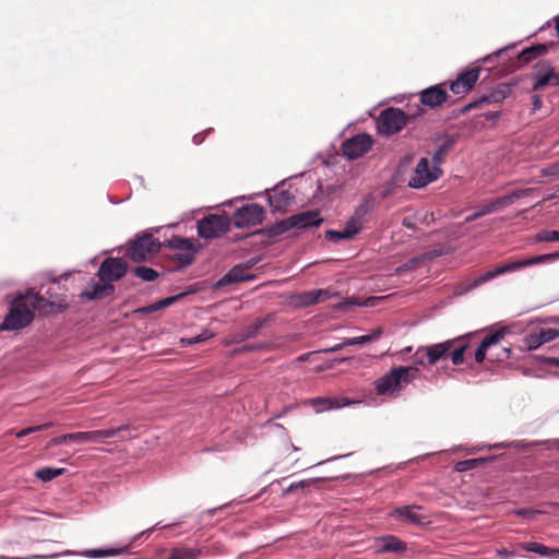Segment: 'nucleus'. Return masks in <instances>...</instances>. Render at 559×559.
I'll return each mask as SVG.
<instances>
[{
	"label": "nucleus",
	"mask_w": 559,
	"mask_h": 559,
	"mask_svg": "<svg viewBox=\"0 0 559 559\" xmlns=\"http://www.w3.org/2000/svg\"><path fill=\"white\" fill-rule=\"evenodd\" d=\"M160 250V242L152 234L138 237L128 248V257L134 262L145 261Z\"/></svg>",
	"instance_id": "nucleus-8"
},
{
	"label": "nucleus",
	"mask_w": 559,
	"mask_h": 559,
	"mask_svg": "<svg viewBox=\"0 0 559 559\" xmlns=\"http://www.w3.org/2000/svg\"><path fill=\"white\" fill-rule=\"evenodd\" d=\"M181 297H182V294H178V295H175V296H170V297L160 299V300H158L156 302H153V304H151L148 306H145V307H142V308L138 309V312L143 313V314H151L153 312L159 311L162 309H165V308L174 305Z\"/></svg>",
	"instance_id": "nucleus-30"
},
{
	"label": "nucleus",
	"mask_w": 559,
	"mask_h": 559,
	"mask_svg": "<svg viewBox=\"0 0 559 559\" xmlns=\"http://www.w3.org/2000/svg\"><path fill=\"white\" fill-rule=\"evenodd\" d=\"M265 211L263 206L251 203L239 207L233 215V222L236 227L257 226L263 222Z\"/></svg>",
	"instance_id": "nucleus-10"
},
{
	"label": "nucleus",
	"mask_w": 559,
	"mask_h": 559,
	"mask_svg": "<svg viewBox=\"0 0 559 559\" xmlns=\"http://www.w3.org/2000/svg\"><path fill=\"white\" fill-rule=\"evenodd\" d=\"M325 238L331 241H334V242H337L341 239H349L348 237H345V231L343 229L342 230H333V229L326 230Z\"/></svg>",
	"instance_id": "nucleus-48"
},
{
	"label": "nucleus",
	"mask_w": 559,
	"mask_h": 559,
	"mask_svg": "<svg viewBox=\"0 0 559 559\" xmlns=\"http://www.w3.org/2000/svg\"><path fill=\"white\" fill-rule=\"evenodd\" d=\"M483 216L484 215H483V213L480 212V210L478 207L476 212H474L473 214H471L469 216H467L465 218V222L469 223V222H473V221H475V219H477L479 217H483Z\"/></svg>",
	"instance_id": "nucleus-52"
},
{
	"label": "nucleus",
	"mask_w": 559,
	"mask_h": 559,
	"mask_svg": "<svg viewBox=\"0 0 559 559\" xmlns=\"http://www.w3.org/2000/svg\"><path fill=\"white\" fill-rule=\"evenodd\" d=\"M520 547L523 550L535 552L543 557H551L555 554L559 555V549L549 548V547H547L543 544L536 543V542L522 543V544H520Z\"/></svg>",
	"instance_id": "nucleus-34"
},
{
	"label": "nucleus",
	"mask_w": 559,
	"mask_h": 559,
	"mask_svg": "<svg viewBox=\"0 0 559 559\" xmlns=\"http://www.w3.org/2000/svg\"><path fill=\"white\" fill-rule=\"evenodd\" d=\"M509 94H510L509 86L498 85L490 93L483 95L479 98L475 99L474 102H471L467 105H465L462 108L461 112L466 114L473 109L481 108L484 105L500 104L508 97Z\"/></svg>",
	"instance_id": "nucleus-17"
},
{
	"label": "nucleus",
	"mask_w": 559,
	"mask_h": 559,
	"mask_svg": "<svg viewBox=\"0 0 559 559\" xmlns=\"http://www.w3.org/2000/svg\"><path fill=\"white\" fill-rule=\"evenodd\" d=\"M345 346H348V344H345V338H344L341 343H337L334 346H332V347H330L328 349H324V352L325 353H335V352L341 350Z\"/></svg>",
	"instance_id": "nucleus-50"
},
{
	"label": "nucleus",
	"mask_w": 559,
	"mask_h": 559,
	"mask_svg": "<svg viewBox=\"0 0 559 559\" xmlns=\"http://www.w3.org/2000/svg\"><path fill=\"white\" fill-rule=\"evenodd\" d=\"M271 316H266L263 318H258L254 322L249 325L241 328L239 331L233 334L234 343H241L246 340L255 337L260 330L270 320Z\"/></svg>",
	"instance_id": "nucleus-21"
},
{
	"label": "nucleus",
	"mask_w": 559,
	"mask_h": 559,
	"mask_svg": "<svg viewBox=\"0 0 559 559\" xmlns=\"http://www.w3.org/2000/svg\"><path fill=\"white\" fill-rule=\"evenodd\" d=\"M417 506H404L395 508L392 515L413 524H423L425 518L416 512Z\"/></svg>",
	"instance_id": "nucleus-28"
},
{
	"label": "nucleus",
	"mask_w": 559,
	"mask_h": 559,
	"mask_svg": "<svg viewBox=\"0 0 559 559\" xmlns=\"http://www.w3.org/2000/svg\"><path fill=\"white\" fill-rule=\"evenodd\" d=\"M212 336H213V334L211 332L205 331L195 337L182 338L181 342L185 344H188V345H192V344H197L200 342H204V341L211 338Z\"/></svg>",
	"instance_id": "nucleus-46"
},
{
	"label": "nucleus",
	"mask_w": 559,
	"mask_h": 559,
	"mask_svg": "<svg viewBox=\"0 0 559 559\" xmlns=\"http://www.w3.org/2000/svg\"><path fill=\"white\" fill-rule=\"evenodd\" d=\"M455 342V340H448L442 343L421 346L419 347V353H424L427 358V364L432 366L449 355Z\"/></svg>",
	"instance_id": "nucleus-18"
},
{
	"label": "nucleus",
	"mask_w": 559,
	"mask_h": 559,
	"mask_svg": "<svg viewBox=\"0 0 559 559\" xmlns=\"http://www.w3.org/2000/svg\"><path fill=\"white\" fill-rule=\"evenodd\" d=\"M559 337V330L554 328L540 329L538 332L526 336V345L530 349H536L540 345Z\"/></svg>",
	"instance_id": "nucleus-22"
},
{
	"label": "nucleus",
	"mask_w": 559,
	"mask_h": 559,
	"mask_svg": "<svg viewBox=\"0 0 559 559\" xmlns=\"http://www.w3.org/2000/svg\"><path fill=\"white\" fill-rule=\"evenodd\" d=\"M409 116L400 108H386L377 119L378 132L382 135H392L400 132L408 122Z\"/></svg>",
	"instance_id": "nucleus-6"
},
{
	"label": "nucleus",
	"mask_w": 559,
	"mask_h": 559,
	"mask_svg": "<svg viewBox=\"0 0 559 559\" xmlns=\"http://www.w3.org/2000/svg\"><path fill=\"white\" fill-rule=\"evenodd\" d=\"M557 259H559V252L535 255V257H531V258H526V259H522V260H518V261L508 262L502 265H498V266L493 267L492 270H489V271L485 272L484 274L479 275L478 277H476L473 281V283L469 285V288H475L479 285H483L499 275H502V274H506L509 272L519 271L521 269L532 266L535 264L551 262Z\"/></svg>",
	"instance_id": "nucleus-2"
},
{
	"label": "nucleus",
	"mask_w": 559,
	"mask_h": 559,
	"mask_svg": "<svg viewBox=\"0 0 559 559\" xmlns=\"http://www.w3.org/2000/svg\"><path fill=\"white\" fill-rule=\"evenodd\" d=\"M330 297V292L328 290V295H321V302L326 300Z\"/></svg>",
	"instance_id": "nucleus-59"
},
{
	"label": "nucleus",
	"mask_w": 559,
	"mask_h": 559,
	"mask_svg": "<svg viewBox=\"0 0 559 559\" xmlns=\"http://www.w3.org/2000/svg\"><path fill=\"white\" fill-rule=\"evenodd\" d=\"M34 320V313L27 304L24 294L15 297L9 307V312L0 323V332L19 331L26 328Z\"/></svg>",
	"instance_id": "nucleus-3"
},
{
	"label": "nucleus",
	"mask_w": 559,
	"mask_h": 559,
	"mask_svg": "<svg viewBox=\"0 0 559 559\" xmlns=\"http://www.w3.org/2000/svg\"><path fill=\"white\" fill-rule=\"evenodd\" d=\"M538 241H559V230H543L537 234Z\"/></svg>",
	"instance_id": "nucleus-44"
},
{
	"label": "nucleus",
	"mask_w": 559,
	"mask_h": 559,
	"mask_svg": "<svg viewBox=\"0 0 559 559\" xmlns=\"http://www.w3.org/2000/svg\"><path fill=\"white\" fill-rule=\"evenodd\" d=\"M373 144L369 134L359 133L342 144L343 155L349 159H355L367 153Z\"/></svg>",
	"instance_id": "nucleus-13"
},
{
	"label": "nucleus",
	"mask_w": 559,
	"mask_h": 559,
	"mask_svg": "<svg viewBox=\"0 0 559 559\" xmlns=\"http://www.w3.org/2000/svg\"><path fill=\"white\" fill-rule=\"evenodd\" d=\"M310 355H311V353L304 354V355L298 357V360L299 361H306L309 358Z\"/></svg>",
	"instance_id": "nucleus-57"
},
{
	"label": "nucleus",
	"mask_w": 559,
	"mask_h": 559,
	"mask_svg": "<svg viewBox=\"0 0 559 559\" xmlns=\"http://www.w3.org/2000/svg\"><path fill=\"white\" fill-rule=\"evenodd\" d=\"M471 337H472V335L468 334V335H465L462 337L454 338L456 341L455 345L450 350L451 353H449L453 365L459 366L464 362V360H465L464 354L467 350V348L469 347Z\"/></svg>",
	"instance_id": "nucleus-27"
},
{
	"label": "nucleus",
	"mask_w": 559,
	"mask_h": 559,
	"mask_svg": "<svg viewBox=\"0 0 559 559\" xmlns=\"http://www.w3.org/2000/svg\"><path fill=\"white\" fill-rule=\"evenodd\" d=\"M506 333V329H500L485 336L479 346L477 347V349L475 350L476 362H483L486 358L487 353L499 345V343L503 340Z\"/></svg>",
	"instance_id": "nucleus-19"
},
{
	"label": "nucleus",
	"mask_w": 559,
	"mask_h": 559,
	"mask_svg": "<svg viewBox=\"0 0 559 559\" xmlns=\"http://www.w3.org/2000/svg\"><path fill=\"white\" fill-rule=\"evenodd\" d=\"M403 225L408 227V228L413 227V225L411 223H408L406 219H404Z\"/></svg>",
	"instance_id": "nucleus-60"
},
{
	"label": "nucleus",
	"mask_w": 559,
	"mask_h": 559,
	"mask_svg": "<svg viewBox=\"0 0 559 559\" xmlns=\"http://www.w3.org/2000/svg\"><path fill=\"white\" fill-rule=\"evenodd\" d=\"M420 371L415 366H400L374 381V389L379 395L396 396L406 385L414 381Z\"/></svg>",
	"instance_id": "nucleus-1"
},
{
	"label": "nucleus",
	"mask_w": 559,
	"mask_h": 559,
	"mask_svg": "<svg viewBox=\"0 0 559 559\" xmlns=\"http://www.w3.org/2000/svg\"><path fill=\"white\" fill-rule=\"evenodd\" d=\"M66 472L64 468L44 467L35 472V476L43 481H50L53 478L61 476Z\"/></svg>",
	"instance_id": "nucleus-37"
},
{
	"label": "nucleus",
	"mask_w": 559,
	"mask_h": 559,
	"mask_svg": "<svg viewBox=\"0 0 559 559\" xmlns=\"http://www.w3.org/2000/svg\"><path fill=\"white\" fill-rule=\"evenodd\" d=\"M537 513H540V511H535V510H531V509H521L518 511V514L521 516H524V518H527V516H531V515L537 514Z\"/></svg>",
	"instance_id": "nucleus-51"
},
{
	"label": "nucleus",
	"mask_w": 559,
	"mask_h": 559,
	"mask_svg": "<svg viewBox=\"0 0 559 559\" xmlns=\"http://www.w3.org/2000/svg\"><path fill=\"white\" fill-rule=\"evenodd\" d=\"M547 47L543 44H538L528 48H525L519 53V61L523 64L531 62L539 56L546 53Z\"/></svg>",
	"instance_id": "nucleus-32"
},
{
	"label": "nucleus",
	"mask_w": 559,
	"mask_h": 559,
	"mask_svg": "<svg viewBox=\"0 0 559 559\" xmlns=\"http://www.w3.org/2000/svg\"><path fill=\"white\" fill-rule=\"evenodd\" d=\"M533 191H534L533 189H521V190L514 191L510 194H507V195H503L500 198H496V199L491 200L490 202L480 205L479 210L484 216L495 213V212H498V211L513 204L516 200L530 195Z\"/></svg>",
	"instance_id": "nucleus-16"
},
{
	"label": "nucleus",
	"mask_w": 559,
	"mask_h": 559,
	"mask_svg": "<svg viewBox=\"0 0 559 559\" xmlns=\"http://www.w3.org/2000/svg\"><path fill=\"white\" fill-rule=\"evenodd\" d=\"M317 480L318 479H305V480L293 483L289 485V487L287 489H285V493H290L298 489H304L306 487H309L312 484H314Z\"/></svg>",
	"instance_id": "nucleus-45"
},
{
	"label": "nucleus",
	"mask_w": 559,
	"mask_h": 559,
	"mask_svg": "<svg viewBox=\"0 0 559 559\" xmlns=\"http://www.w3.org/2000/svg\"><path fill=\"white\" fill-rule=\"evenodd\" d=\"M253 265L254 262L235 265L218 281V286L240 283L253 278V276L249 274V270Z\"/></svg>",
	"instance_id": "nucleus-20"
},
{
	"label": "nucleus",
	"mask_w": 559,
	"mask_h": 559,
	"mask_svg": "<svg viewBox=\"0 0 559 559\" xmlns=\"http://www.w3.org/2000/svg\"><path fill=\"white\" fill-rule=\"evenodd\" d=\"M307 404L311 405L317 413H321L323 411L340 408L349 405L350 402L347 399L314 397L307 401Z\"/></svg>",
	"instance_id": "nucleus-24"
},
{
	"label": "nucleus",
	"mask_w": 559,
	"mask_h": 559,
	"mask_svg": "<svg viewBox=\"0 0 559 559\" xmlns=\"http://www.w3.org/2000/svg\"><path fill=\"white\" fill-rule=\"evenodd\" d=\"M52 426H53L52 423H46V424L38 425V426H32V427L24 428V429H22V430H20L17 432H15V436L17 438H22V437L28 436V435L34 433V432L46 430V429H48V428H50Z\"/></svg>",
	"instance_id": "nucleus-43"
},
{
	"label": "nucleus",
	"mask_w": 559,
	"mask_h": 559,
	"mask_svg": "<svg viewBox=\"0 0 559 559\" xmlns=\"http://www.w3.org/2000/svg\"><path fill=\"white\" fill-rule=\"evenodd\" d=\"M124 552H127V548H119V549L111 548V549H106V550L92 549V550L86 551L85 555L88 557H92V558H102V557H114V556H118V555H121Z\"/></svg>",
	"instance_id": "nucleus-41"
},
{
	"label": "nucleus",
	"mask_w": 559,
	"mask_h": 559,
	"mask_svg": "<svg viewBox=\"0 0 559 559\" xmlns=\"http://www.w3.org/2000/svg\"><path fill=\"white\" fill-rule=\"evenodd\" d=\"M547 85L559 86V73L550 69L546 74L540 75L535 82L533 90L537 91Z\"/></svg>",
	"instance_id": "nucleus-36"
},
{
	"label": "nucleus",
	"mask_w": 559,
	"mask_h": 559,
	"mask_svg": "<svg viewBox=\"0 0 559 559\" xmlns=\"http://www.w3.org/2000/svg\"><path fill=\"white\" fill-rule=\"evenodd\" d=\"M0 559H21V558H17V557H12V558H10V557L1 556V557H0Z\"/></svg>",
	"instance_id": "nucleus-63"
},
{
	"label": "nucleus",
	"mask_w": 559,
	"mask_h": 559,
	"mask_svg": "<svg viewBox=\"0 0 559 559\" xmlns=\"http://www.w3.org/2000/svg\"><path fill=\"white\" fill-rule=\"evenodd\" d=\"M194 252L193 251H182L181 253H176L174 258L179 262L180 267H185L190 265L194 260Z\"/></svg>",
	"instance_id": "nucleus-42"
},
{
	"label": "nucleus",
	"mask_w": 559,
	"mask_h": 559,
	"mask_svg": "<svg viewBox=\"0 0 559 559\" xmlns=\"http://www.w3.org/2000/svg\"><path fill=\"white\" fill-rule=\"evenodd\" d=\"M534 98H535V99H534V106H535V107H538V106H539V104H540V99H539L537 96H535Z\"/></svg>",
	"instance_id": "nucleus-58"
},
{
	"label": "nucleus",
	"mask_w": 559,
	"mask_h": 559,
	"mask_svg": "<svg viewBox=\"0 0 559 559\" xmlns=\"http://www.w3.org/2000/svg\"><path fill=\"white\" fill-rule=\"evenodd\" d=\"M489 354H490L491 360L503 361V360H507L510 358L511 349L508 347H502L500 352L495 353V354L490 352Z\"/></svg>",
	"instance_id": "nucleus-47"
},
{
	"label": "nucleus",
	"mask_w": 559,
	"mask_h": 559,
	"mask_svg": "<svg viewBox=\"0 0 559 559\" xmlns=\"http://www.w3.org/2000/svg\"><path fill=\"white\" fill-rule=\"evenodd\" d=\"M455 140L453 136H447L444 141L437 147L431 156V162L435 166L440 165L445 160V156L452 151Z\"/></svg>",
	"instance_id": "nucleus-29"
},
{
	"label": "nucleus",
	"mask_w": 559,
	"mask_h": 559,
	"mask_svg": "<svg viewBox=\"0 0 559 559\" xmlns=\"http://www.w3.org/2000/svg\"><path fill=\"white\" fill-rule=\"evenodd\" d=\"M128 426H119L117 428L104 429V430H94V431H82V432H72L66 433L62 436H58L52 438L48 443L47 448L56 447L66 442H99L103 439L117 437L120 432L126 431Z\"/></svg>",
	"instance_id": "nucleus-5"
},
{
	"label": "nucleus",
	"mask_w": 559,
	"mask_h": 559,
	"mask_svg": "<svg viewBox=\"0 0 559 559\" xmlns=\"http://www.w3.org/2000/svg\"><path fill=\"white\" fill-rule=\"evenodd\" d=\"M133 274L144 282H153L158 277V272L148 266H136Z\"/></svg>",
	"instance_id": "nucleus-40"
},
{
	"label": "nucleus",
	"mask_w": 559,
	"mask_h": 559,
	"mask_svg": "<svg viewBox=\"0 0 559 559\" xmlns=\"http://www.w3.org/2000/svg\"><path fill=\"white\" fill-rule=\"evenodd\" d=\"M442 175V170L440 167H432L429 165V160L427 157H423L417 163L414 174L408 181V186L415 189H420L426 187L432 181L438 180Z\"/></svg>",
	"instance_id": "nucleus-9"
},
{
	"label": "nucleus",
	"mask_w": 559,
	"mask_h": 559,
	"mask_svg": "<svg viewBox=\"0 0 559 559\" xmlns=\"http://www.w3.org/2000/svg\"><path fill=\"white\" fill-rule=\"evenodd\" d=\"M295 201V195L284 189L276 188L269 195V203L274 211H285Z\"/></svg>",
	"instance_id": "nucleus-23"
},
{
	"label": "nucleus",
	"mask_w": 559,
	"mask_h": 559,
	"mask_svg": "<svg viewBox=\"0 0 559 559\" xmlns=\"http://www.w3.org/2000/svg\"><path fill=\"white\" fill-rule=\"evenodd\" d=\"M448 82L436 84L423 90L419 93L420 103L431 109L441 107L449 99Z\"/></svg>",
	"instance_id": "nucleus-15"
},
{
	"label": "nucleus",
	"mask_w": 559,
	"mask_h": 559,
	"mask_svg": "<svg viewBox=\"0 0 559 559\" xmlns=\"http://www.w3.org/2000/svg\"><path fill=\"white\" fill-rule=\"evenodd\" d=\"M414 364L425 366L427 364V358L424 353H419V348L416 350L414 355Z\"/></svg>",
	"instance_id": "nucleus-49"
},
{
	"label": "nucleus",
	"mask_w": 559,
	"mask_h": 559,
	"mask_svg": "<svg viewBox=\"0 0 559 559\" xmlns=\"http://www.w3.org/2000/svg\"><path fill=\"white\" fill-rule=\"evenodd\" d=\"M24 296L33 313L35 310L43 314L58 313L62 312L68 307V305L62 301L48 300L33 290L26 292Z\"/></svg>",
	"instance_id": "nucleus-14"
},
{
	"label": "nucleus",
	"mask_w": 559,
	"mask_h": 559,
	"mask_svg": "<svg viewBox=\"0 0 559 559\" xmlns=\"http://www.w3.org/2000/svg\"><path fill=\"white\" fill-rule=\"evenodd\" d=\"M34 558L36 559H44V558H47L46 556H35Z\"/></svg>",
	"instance_id": "nucleus-64"
},
{
	"label": "nucleus",
	"mask_w": 559,
	"mask_h": 559,
	"mask_svg": "<svg viewBox=\"0 0 559 559\" xmlns=\"http://www.w3.org/2000/svg\"><path fill=\"white\" fill-rule=\"evenodd\" d=\"M367 214V207L365 205H360L353 217L346 223L343 230L345 231V237L349 239L354 238L361 229L365 215Z\"/></svg>",
	"instance_id": "nucleus-26"
},
{
	"label": "nucleus",
	"mask_w": 559,
	"mask_h": 559,
	"mask_svg": "<svg viewBox=\"0 0 559 559\" xmlns=\"http://www.w3.org/2000/svg\"><path fill=\"white\" fill-rule=\"evenodd\" d=\"M556 29H557L558 35H559V17L556 20Z\"/></svg>",
	"instance_id": "nucleus-62"
},
{
	"label": "nucleus",
	"mask_w": 559,
	"mask_h": 559,
	"mask_svg": "<svg viewBox=\"0 0 559 559\" xmlns=\"http://www.w3.org/2000/svg\"><path fill=\"white\" fill-rule=\"evenodd\" d=\"M498 555L500 557H509V556H514V552L509 551L506 548H502V549L498 550Z\"/></svg>",
	"instance_id": "nucleus-54"
},
{
	"label": "nucleus",
	"mask_w": 559,
	"mask_h": 559,
	"mask_svg": "<svg viewBox=\"0 0 559 559\" xmlns=\"http://www.w3.org/2000/svg\"><path fill=\"white\" fill-rule=\"evenodd\" d=\"M551 362L556 366H559V359L557 358L551 359Z\"/></svg>",
	"instance_id": "nucleus-61"
},
{
	"label": "nucleus",
	"mask_w": 559,
	"mask_h": 559,
	"mask_svg": "<svg viewBox=\"0 0 559 559\" xmlns=\"http://www.w3.org/2000/svg\"><path fill=\"white\" fill-rule=\"evenodd\" d=\"M486 462L485 459H469L464 461H459L454 465V471L459 473L467 472L474 469L476 467L481 466Z\"/></svg>",
	"instance_id": "nucleus-38"
},
{
	"label": "nucleus",
	"mask_w": 559,
	"mask_h": 559,
	"mask_svg": "<svg viewBox=\"0 0 559 559\" xmlns=\"http://www.w3.org/2000/svg\"><path fill=\"white\" fill-rule=\"evenodd\" d=\"M114 292L115 287L110 283H92L86 289L82 292L81 296L88 300H96L110 296Z\"/></svg>",
	"instance_id": "nucleus-25"
},
{
	"label": "nucleus",
	"mask_w": 559,
	"mask_h": 559,
	"mask_svg": "<svg viewBox=\"0 0 559 559\" xmlns=\"http://www.w3.org/2000/svg\"><path fill=\"white\" fill-rule=\"evenodd\" d=\"M230 219L227 215L209 214L198 222V234L201 238L213 239L229 230Z\"/></svg>",
	"instance_id": "nucleus-7"
},
{
	"label": "nucleus",
	"mask_w": 559,
	"mask_h": 559,
	"mask_svg": "<svg viewBox=\"0 0 559 559\" xmlns=\"http://www.w3.org/2000/svg\"><path fill=\"white\" fill-rule=\"evenodd\" d=\"M406 549V544L393 535L381 538V551L384 552H403Z\"/></svg>",
	"instance_id": "nucleus-31"
},
{
	"label": "nucleus",
	"mask_w": 559,
	"mask_h": 559,
	"mask_svg": "<svg viewBox=\"0 0 559 559\" xmlns=\"http://www.w3.org/2000/svg\"><path fill=\"white\" fill-rule=\"evenodd\" d=\"M169 247L174 250L193 251L194 245L192 240L182 237H173L169 241Z\"/></svg>",
	"instance_id": "nucleus-39"
},
{
	"label": "nucleus",
	"mask_w": 559,
	"mask_h": 559,
	"mask_svg": "<svg viewBox=\"0 0 559 559\" xmlns=\"http://www.w3.org/2000/svg\"><path fill=\"white\" fill-rule=\"evenodd\" d=\"M266 347H267V344L262 343V344H259V345L253 346V347H251V346H246V347H243V349H245V350H253V349H264V348H266Z\"/></svg>",
	"instance_id": "nucleus-53"
},
{
	"label": "nucleus",
	"mask_w": 559,
	"mask_h": 559,
	"mask_svg": "<svg viewBox=\"0 0 559 559\" xmlns=\"http://www.w3.org/2000/svg\"><path fill=\"white\" fill-rule=\"evenodd\" d=\"M498 116H499V114H498L497 111H490V112H488V114H486V115H485V117H486L487 119H490V120H491V119H497V118H498Z\"/></svg>",
	"instance_id": "nucleus-55"
},
{
	"label": "nucleus",
	"mask_w": 559,
	"mask_h": 559,
	"mask_svg": "<svg viewBox=\"0 0 559 559\" xmlns=\"http://www.w3.org/2000/svg\"><path fill=\"white\" fill-rule=\"evenodd\" d=\"M128 270L127 262L121 258L105 259L98 271L97 276L102 282H115L124 276Z\"/></svg>",
	"instance_id": "nucleus-12"
},
{
	"label": "nucleus",
	"mask_w": 559,
	"mask_h": 559,
	"mask_svg": "<svg viewBox=\"0 0 559 559\" xmlns=\"http://www.w3.org/2000/svg\"><path fill=\"white\" fill-rule=\"evenodd\" d=\"M382 334H383V330H382V328L379 326V328L372 330L367 335L357 336V337H346L345 344H348V346L365 345V344H368V343L379 340Z\"/></svg>",
	"instance_id": "nucleus-33"
},
{
	"label": "nucleus",
	"mask_w": 559,
	"mask_h": 559,
	"mask_svg": "<svg viewBox=\"0 0 559 559\" xmlns=\"http://www.w3.org/2000/svg\"><path fill=\"white\" fill-rule=\"evenodd\" d=\"M481 69L473 67L460 72L455 80L448 83V88L457 96L469 93L479 80Z\"/></svg>",
	"instance_id": "nucleus-11"
},
{
	"label": "nucleus",
	"mask_w": 559,
	"mask_h": 559,
	"mask_svg": "<svg viewBox=\"0 0 559 559\" xmlns=\"http://www.w3.org/2000/svg\"><path fill=\"white\" fill-rule=\"evenodd\" d=\"M321 223L322 218L319 217V213L317 211L301 212L275 223L266 229V234L270 237H276L293 228L302 229L311 226H319Z\"/></svg>",
	"instance_id": "nucleus-4"
},
{
	"label": "nucleus",
	"mask_w": 559,
	"mask_h": 559,
	"mask_svg": "<svg viewBox=\"0 0 559 559\" xmlns=\"http://www.w3.org/2000/svg\"><path fill=\"white\" fill-rule=\"evenodd\" d=\"M415 264H416V260H411L408 263H406V264L404 265V269H406V270H411V269H413V267H414V265H415Z\"/></svg>",
	"instance_id": "nucleus-56"
},
{
	"label": "nucleus",
	"mask_w": 559,
	"mask_h": 559,
	"mask_svg": "<svg viewBox=\"0 0 559 559\" xmlns=\"http://www.w3.org/2000/svg\"><path fill=\"white\" fill-rule=\"evenodd\" d=\"M321 295H328L326 289H312L304 292L298 295V300L301 306H311L321 302Z\"/></svg>",
	"instance_id": "nucleus-35"
}]
</instances>
